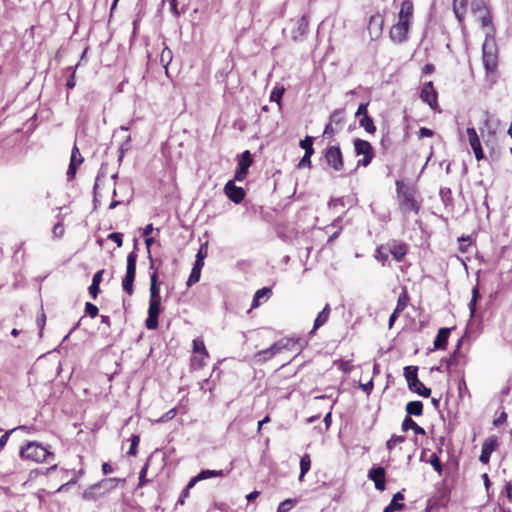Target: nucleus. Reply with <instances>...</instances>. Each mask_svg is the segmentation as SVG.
<instances>
[{
  "label": "nucleus",
  "instance_id": "1",
  "mask_svg": "<svg viewBox=\"0 0 512 512\" xmlns=\"http://www.w3.org/2000/svg\"><path fill=\"white\" fill-rule=\"evenodd\" d=\"M396 199L398 210L404 218L418 216L423 205V198L418 189L403 180H396Z\"/></svg>",
  "mask_w": 512,
  "mask_h": 512
},
{
  "label": "nucleus",
  "instance_id": "2",
  "mask_svg": "<svg viewBox=\"0 0 512 512\" xmlns=\"http://www.w3.org/2000/svg\"><path fill=\"white\" fill-rule=\"evenodd\" d=\"M413 14V2L411 0H404L400 6L398 21L389 30V37L392 42L401 44L408 40Z\"/></svg>",
  "mask_w": 512,
  "mask_h": 512
},
{
  "label": "nucleus",
  "instance_id": "3",
  "mask_svg": "<svg viewBox=\"0 0 512 512\" xmlns=\"http://www.w3.org/2000/svg\"><path fill=\"white\" fill-rule=\"evenodd\" d=\"M498 60L499 52L495 37L488 33L482 45V62L487 74L497 71Z\"/></svg>",
  "mask_w": 512,
  "mask_h": 512
},
{
  "label": "nucleus",
  "instance_id": "4",
  "mask_svg": "<svg viewBox=\"0 0 512 512\" xmlns=\"http://www.w3.org/2000/svg\"><path fill=\"white\" fill-rule=\"evenodd\" d=\"M19 456L24 460L37 463L48 462V458H54V454L36 441L26 443L20 448Z\"/></svg>",
  "mask_w": 512,
  "mask_h": 512
},
{
  "label": "nucleus",
  "instance_id": "5",
  "mask_svg": "<svg viewBox=\"0 0 512 512\" xmlns=\"http://www.w3.org/2000/svg\"><path fill=\"white\" fill-rule=\"evenodd\" d=\"M137 259L138 254L135 249L127 255L126 273L121 282L123 291L129 296L134 293Z\"/></svg>",
  "mask_w": 512,
  "mask_h": 512
},
{
  "label": "nucleus",
  "instance_id": "6",
  "mask_svg": "<svg viewBox=\"0 0 512 512\" xmlns=\"http://www.w3.org/2000/svg\"><path fill=\"white\" fill-rule=\"evenodd\" d=\"M354 151L357 156L363 155V158L358 160L357 166L367 167L374 158V149L371 143L367 140L356 138L353 141Z\"/></svg>",
  "mask_w": 512,
  "mask_h": 512
},
{
  "label": "nucleus",
  "instance_id": "7",
  "mask_svg": "<svg viewBox=\"0 0 512 512\" xmlns=\"http://www.w3.org/2000/svg\"><path fill=\"white\" fill-rule=\"evenodd\" d=\"M346 123V116L344 109L334 110L329 118V123L324 129V135L333 137L335 134L343 130Z\"/></svg>",
  "mask_w": 512,
  "mask_h": 512
},
{
  "label": "nucleus",
  "instance_id": "8",
  "mask_svg": "<svg viewBox=\"0 0 512 512\" xmlns=\"http://www.w3.org/2000/svg\"><path fill=\"white\" fill-rule=\"evenodd\" d=\"M384 244L395 261L402 262L405 260L409 252V246L406 242L399 239H390Z\"/></svg>",
  "mask_w": 512,
  "mask_h": 512
},
{
  "label": "nucleus",
  "instance_id": "9",
  "mask_svg": "<svg viewBox=\"0 0 512 512\" xmlns=\"http://www.w3.org/2000/svg\"><path fill=\"white\" fill-rule=\"evenodd\" d=\"M325 160L329 167L335 171H340L344 167L343 154L338 145L329 146L325 150Z\"/></svg>",
  "mask_w": 512,
  "mask_h": 512
},
{
  "label": "nucleus",
  "instance_id": "10",
  "mask_svg": "<svg viewBox=\"0 0 512 512\" xmlns=\"http://www.w3.org/2000/svg\"><path fill=\"white\" fill-rule=\"evenodd\" d=\"M292 28L290 30V37L293 41H302L308 32L309 20L306 14H303L298 19L291 20Z\"/></svg>",
  "mask_w": 512,
  "mask_h": 512
},
{
  "label": "nucleus",
  "instance_id": "11",
  "mask_svg": "<svg viewBox=\"0 0 512 512\" xmlns=\"http://www.w3.org/2000/svg\"><path fill=\"white\" fill-rule=\"evenodd\" d=\"M385 16L383 12L377 11L370 16L367 30L371 40H377L383 32Z\"/></svg>",
  "mask_w": 512,
  "mask_h": 512
},
{
  "label": "nucleus",
  "instance_id": "12",
  "mask_svg": "<svg viewBox=\"0 0 512 512\" xmlns=\"http://www.w3.org/2000/svg\"><path fill=\"white\" fill-rule=\"evenodd\" d=\"M253 163V157L249 150H245L239 159L237 169L234 175V180L236 181H243L247 174L248 169Z\"/></svg>",
  "mask_w": 512,
  "mask_h": 512
},
{
  "label": "nucleus",
  "instance_id": "13",
  "mask_svg": "<svg viewBox=\"0 0 512 512\" xmlns=\"http://www.w3.org/2000/svg\"><path fill=\"white\" fill-rule=\"evenodd\" d=\"M161 312V300H149L148 317L145 321L146 328L155 330L159 326L158 318Z\"/></svg>",
  "mask_w": 512,
  "mask_h": 512
},
{
  "label": "nucleus",
  "instance_id": "14",
  "mask_svg": "<svg viewBox=\"0 0 512 512\" xmlns=\"http://www.w3.org/2000/svg\"><path fill=\"white\" fill-rule=\"evenodd\" d=\"M420 98L423 102L427 103L432 109L438 106V95L434 88L433 82L429 81L423 84Z\"/></svg>",
  "mask_w": 512,
  "mask_h": 512
},
{
  "label": "nucleus",
  "instance_id": "15",
  "mask_svg": "<svg viewBox=\"0 0 512 512\" xmlns=\"http://www.w3.org/2000/svg\"><path fill=\"white\" fill-rule=\"evenodd\" d=\"M499 446L498 438L495 435L486 438L482 444V450L479 457V461L483 464H488L490 461L491 454Z\"/></svg>",
  "mask_w": 512,
  "mask_h": 512
},
{
  "label": "nucleus",
  "instance_id": "16",
  "mask_svg": "<svg viewBox=\"0 0 512 512\" xmlns=\"http://www.w3.org/2000/svg\"><path fill=\"white\" fill-rule=\"evenodd\" d=\"M236 180H229L224 186L225 195L235 204L241 203L245 198V190L235 185Z\"/></svg>",
  "mask_w": 512,
  "mask_h": 512
},
{
  "label": "nucleus",
  "instance_id": "17",
  "mask_svg": "<svg viewBox=\"0 0 512 512\" xmlns=\"http://www.w3.org/2000/svg\"><path fill=\"white\" fill-rule=\"evenodd\" d=\"M111 481H112V479L102 480L96 484L89 486L83 492V499H85L87 501L97 500L99 497L103 496L108 491V489L102 490V488H103V486H105L106 484H108Z\"/></svg>",
  "mask_w": 512,
  "mask_h": 512
},
{
  "label": "nucleus",
  "instance_id": "18",
  "mask_svg": "<svg viewBox=\"0 0 512 512\" xmlns=\"http://www.w3.org/2000/svg\"><path fill=\"white\" fill-rule=\"evenodd\" d=\"M466 134L468 137L469 144L474 152L475 158L477 161H481L484 159V153L481 146L480 139L478 137V134L473 127H469L466 129Z\"/></svg>",
  "mask_w": 512,
  "mask_h": 512
},
{
  "label": "nucleus",
  "instance_id": "19",
  "mask_svg": "<svg viewBox=\"0 0 512 512\" xmlns=\"http://www.w3.org/2000/svg\"><path fill=\"white\" fill-rule=\"evenodd\" d=\"M368 478L374 482L375 488L379 491L385 489L386 471L383 467H373L368 472Z\"/></svg>",
  "mask_w": 512,
  "mask_h": 512
},
{
  "label": "nucleus",
  "instance_id": "20",
  "mask_svg": "<svg viewBox=\"0 0 512 512\" xmlns=\"http://www.w3.org/2000/svg\"><path fill=\"white\" fill-rule=\"evenodd\" d=\"M451 333L450 328H440L434 340V349L436 350H445L448 345L449 336Z\"/></svg>",
  "mask_w": 512,
  "mask_h": 512
},
{
  "label": "nucleus",
  "instance_id": "21",
  "mask_svg": "<svg viewBox=\"0 0 512 512\" xmlns=\"http://www.w3.org/2000/svg\"><path fill=\"white\" fill-rule=\"evenodd\" d=\"M223 470H202L198 475L190 479V487H194L197 482L213 477H223Z\"/></svg>",
  "mask_w": 512,
  "mask_h": 512
},
{
  "label": "nucleus",
  "instance_id": "22",
  "mask_svg": "<svg viewBox=\"0 0 512 512\" xmlns=\"http://www.w3.org/2000/svg\"><path fill=\"white\" fill-rule=\"evenodd\" d=\"M272 295V290L269 287H263L256 291L253 297L251 308H257L263 302H266Z\"/></svg>",
  "mask_w": 512,
  "mask_h": 512
},
{
  "label": "nucleus",
  "instance_id": "23",
  "mask_svg": "<svg viewBox=\"0 0 512 512\" xmlns=\"http://www.w3.org/2000/svg\"><path fill=\"white\" fill-rule=\"evenodd\" d=\"M149 300H161L160 286L158 284V269L154 268L150 275V297Z\"/></svg>",
  "mask_w": 512,
  "mask_h": 512
},
{
  "label": "nucleus",
  "instance_id": "24",
  "mask_svg": "<svg viewBox=\"0 0 512 512\" xmlns=\"http://www.w3.org/2000/svg\"><path fill=\"white\" fill-rule=\"evenodd\" d=\"M282 351H295L300 345L301 339L298 337H283L278 340Z\"/></svg>",
  "mask_w": 512,
  "mask_h": 512
},
{
  "label": "nucleus",
  "instance_id": "25",
  "mask_svg": "<svg viewBox=\"0 0 512 512\" xmlns=\"http://www.w3.org/2000/svg\"><path fill=\"white\" fill-rule=\"evenodd\" d=\"M401 429L406 432L413 430L415 434L425 435V429L419 426L410 416H406L402 422Z\"/></svg>",
  "mask_w": 512,
  "mask_h": 512
},
{
  "label": "nucleus",
  "instance_id": "26",
  "mask_svg": "<svg viewBox=\"0 0 512 512\" xmlns=\"http://www.w3.org/2000/svg\"><path fill=\"white\" fill-rule=\"evenodd\" d=\"M409 303L410 295L407 288L403 287L397 299V304L395 307L396 312L402 313L408 307Z\"/></svg>",
  "mask_w": 512,
  "mask_h": 512
},
{
  "label": "nucleus",
  "instance_id": "27",
  "mask_svg": "<svg viewBox=\"0 0 512 512\" xmlns=\"http://www.w3.org/2000/svg\"><path fill=\"white\" fill-rule=\"evenodd\" d=\"M330 312H331L330 305L326 304L325 307L322 309V311L319 312V314L317 315V317L314 321V326H313V330L311 331V333L314 332L315 330H317L318 328H320L321 326H323L328 321V319L330 317Z\"/></svg>",
  "mask_w": 512,
  "mask_h": 512
},
{
  "label": "nucleus",
  "instance_id": "28",
  "mask_svg": "<svg viewBox=\"0 0 512 512\" xmlns=\"http://www.w3.org/2000/svg\"><path fill=\"white\" fill-rule=\"evenodd\" d=\"M467 8V0H453V11L460 23H463Z\"/></svg>",
  "mask_w": 512,
  "mask_h": 512
},
{
  "label": "nucleus",
  "instance_id": "29",
  "mask_svg": "<svg viewBox=\"0 0 512 512\" xmlns=\"http://www.w3.org/2000/svg\"><path fill=\"white\" fill-rule=\"evenodd\" d=\"M403 499L404 495L401 492H397L394 494L389 505L384 509L383 512H394L402 510L404 508V504L400 503L399 501H402Z\"/></svg>",
  "mask_w": 512,
  "mask_h": 512
},
{
  "label": "nucleus",
  "instance_id": "30",
  "mask_svg": "<svg viewBox=\"0 0 512 512\" xmlns=\"http://www.w3.org/2000/svg\"><path fill=\"white\" fill-rule=\"evenodd\" d=\"M407 416H421L423 414V403L421 401H410L406 404Z\"/></svg>",
  "mask_w": 512,
  "mask_h": 512
},
{
  "label": "nucleus",
  "instance_id": "31",
  "mask_svg": "<svg viewBox=\"0 0 512 512\" xmlns=\"http://www.w3.org/2000/svg\"><path fill=\"white\" fill-rule=\"evenodd\" d=\"M389 256V251H387L384 243L376 248L374 257L381 263L382 266H386L389 260Z\"/></svg>",
  "mask_w": 512,
  "mask_h": 512
},
{
  "label": "nucleus",
  "instance_id": "32",
  "mask_svg": "<svg viewBox=\"0 0 512 512\" xmlns=\"http://www.w3.org/2000/svg\"><path fill=\"white\" fill-rule=\"evenodd\" d=\"M408 387L411 391L425 398L429 397L431 394V389L425 387V385L419 379H417L416 383H412Z\"/></svg>",
  "mask_w": 512,
  "mask_h": 512
},
{
  "label": "nucleus",
  "instance_id": "33",
  "mask_svg": "<svg viewBox=\"0 0 512 512\" xmlns=\"http://www.w3.org/2000/svg\"><path fill=\"white\" fill-rule=\"evenodd\" d=\"M209 356H204L201 354H193L190 358V368L192 370H199L206 365V360Z\"/></svg>",
  "mask_w": 512,
  "mask_h": 512
},
{
  "label": "nucleus",
  "instance_id": "34",
  "mask_svg": "<svg viewBox=\"0 0 512 512\" xmlns=\"http://www.w3.org/2000/svg\"><path fill=\"white\" fill-rule=\"evenodd\" d=\"M311 468V457L308 453H305L300 459V475L299 481H302L304 476L309 472Z\"/></svg>",
  "mask_w": 512,
  "mask_h": 512
},
{
  "label": "nucleus",
  "instance_id": "35",
  "mask_svg": "<svg viewBox=\"0 0 512 512\" xmlns=\"http://www.w3.org/2000/svg\"><path fill=\"white\" fill-rule=\"evenodd\" d=\"M359 124L367 133L374 134L376 132L374 121L369 115L361 117Z\"/></svg>",
  "mask_w": 512,
  "mask_h": 512
},
{
  "label": "nucleus",
  "instance_id": "36",
  "mask_svg": "<svg viewBox=\"0 0 512 512\" xmlns=\"http://www.w3.org/2000/svg\"><path fill=\"white\" fill-rule=\"evenodd\" d=\"M404 377L408 383V386L412 383H416L418 379V367L417 366H406L404 368Z\"/></svg>",
  "mask_w": 512,
  "mask_h": 512
},
{
  "label": "nucleus",
  "instance_id": "37",
  "mask_svg": "<svg viewBox=\"0 0 512 512\" xmlns=\"http://www.w3.org/2000/svg\"><path fill=\"white\" fill-rule=\"evenodd\" d=\"M193 354L210 356L202 338H196L193 340Z\"/></svg>",
  "mask_w": 512,
  "mask_h": 512
},
{
  "label": "nucleus",
  "instance_id": "38",
  "mask_svg": "<svg viewBox=\"0 0 512 512\" xmlns=\"http://www.w3.org/2000/svg\"><path fill=\"white\" fill-rule=\"evenodd\" d=\"M285 92V88L283 86H275L270 94V101L277 102L279 106H281V99Z\"/></svg>",
  "mask_w": 512,
  "mask_h": 512
},
{
  "label": "nucleus",
  "instance_id": "39",
  "mask_svg": "<svg viewBox=\"0 0 512 512\" xmlns=\"http://www.w3.org/2000/svg\"><path fill=\"white\" fill-rule=\"evenodd\" d=\"M84 161L78 146L75 144L71 151L70 164L80 166Z\"/></svg>",
  "mask_w": 512,
  "mask_h": 512
},
{
  "label": "nucleus",
  "instance_id": "40",
  "mask_svg": "<svg viewBox=\"0 0 512 512\" xmlns=\"http://www.w3.org/2000/svg\"><path fill=\"white\" fill-rule=\"evenodd\" d=\"M488 10L485 3L482 0H474L471 3V11L474 15L479 16L481 13Z\"/></svg>",
  "mask_w": 512,
  "mask_h": 512
},
{
  "label": "nucleus",
  "instance_id": "41",
  "mask_svg": "<svg viewBox=\"0 0 512 512\" xmlns=\"http://www.w3.org/2000/svg\"><path fill=\"white\" fill-rule=\"evenodd\" d=\"M275 355L272 354L270 347L264 350H261L255 354V359L257 362H266L273 358Z\"/></svg>",
  "mask_w": 512,
  "mask_h": 512
},
{
  "label": "nucleus",
  "instance_id": "42",
  "mask_svg": "<svg viewBox=\"0 0 512 512\" xmlns=\"http://www.w3.org/2000/svg\"><path fill=\"white\" fill-rule=\"evenodd\" d=\"M300 147L305 150L306 154H314L313 137L306 136L304 139H302L300 141Z\"/></svg>",
  "mask_w": 512,
  "mask_h": 512
},
{
  "label": "nucleus",
  "instance_id": "43",
  "mask_svg": "<svg viewBox=\"0 0 512 512\" xmlns=\"http://www.w3.org/2000/svg\"><path fill=\"white\" fill-rule=\"evenodd\" d=\"M171 60H172V51L166 47L162 50V53L160 56V61H161L162 65L164 66L166 72L168 71V65L170 64Z\"/></svg>",
  "mask_w": 512,
  "mask_h": 512
},
{
  "label": "nucleus",
  "instance_id": "44",
  "mask_svg": "<svg viewBox=\"0 0 512 512\" xmlns=\"http://www.w3.org/2000/svg\"><path fill=\"white\" fill-rule=\"evenodd\" d=\"M459 241V251L461 253H467L472 244L471 236H462L458 239Z\"/></svg>",
  "mask_w": 512,
  "mask_h": 512
},
{
  "label": "nucleus",
  "instance_id": "45",
  "mask_svg": "<svg viewBox=\"0 0 512 512\" xmlns=\"http://www.w3.org/2000/svg\"><path fill=\"white\" fill-rule=\"evenodd\" d=\"M405 440L406 437L404 435H392L386 442V447L391 451L397 444L403 443Z\"/></svg>",
  "mask_w": 512,
  "mask_h": 512
},
{
  "label": "nucleus",
  "instance_id": "46",
  "mask_svg": "<svg viewBox=\"0 0 512 512\" xmlns=\"http://www.w3.org/2000/svg\"><path fill=\"white\" fill-rule=\"evenodd\" d=\"M201 271L202 270H200V269L192 268L191 273H190V275L188 277V280L186 282V285L188 287H191L192 285L196 284L200 280Z\"/></svg>",
  "mask_w": 512,
  "mask_h": 512
},
{
  "label": "nucleus",
  "instance_id": "47",
  "mask_svg": "<svg viewBox=\"0 0 512 512\" xmlns=\"http://www.w3.org/2000/svg\"><path fill=\"white\" fill-rule=\"evenodd\" d=\"M429 463L432 465V467L434 468V470L436 472H438V474H441L442 471H443V466L441 464V461H440V458L439 456L437 455V453H433L431 454L430 458H429Z\"/></svg>",
  "mask_w": 512,
  "mask_h": 512
},
{
  "label": "nucleus",
  "instance_id": "48",
  "mask_svg": "<svg viewBox=\"0 0 512 512\" xmlns=\"http://www.w3.org/2000/svg\"><path fill=\"white\" fill-rule=\"evenodd\" d=\"M131 445L128 450V455L135 456L137 454V447L140 443V436L139 435H132L131 436Z\"/></svg>",
  "mask_w": 512,
  "mask_h": 512
},
{
  "label": "nucleus",
  "instance_id": "49",
  "mask_svg": "<svg viewBox=\"0 0 512 512\" xmlns=\"http://www.w3.org/2000/svg\"><path fill=\"white\" fill-rule=\"evenodd\" d=\"M477 17L480 20L482 27H488L492 25V17L489 10H486Z\"/></svg>",
  "mask_w": 512,
  "mask_h": 512
},
{
  "label": "nucleus",
  "instance_id": "50",
  "mask_svg": "<svg viewBox=\"0 0 512 512\" xmlns=\"http://www.w3.org/2000/svg\"><path fill=\"white\" fill-rule=\"evenodd\" d=\"M98 312H99V309L95 304H93L91 302H87L85 304V313L88 316H90L91 318H95L98 315Z\"/></svg>",
  "mask_w": 512,
  "mask_h": 512
},
{
  "label": "nucleus",
  "instance_id": "51",
  "mask_svg": "<svg viewBox=\"0 0 512 512\" xmlns=\"http://www.w3.org/2000/svg\"><path fill=\"white\" fill-rule=\"evenodd\" d=\"M76 69V66L75 67H68L67 70L70 71V75L66 81V86L68 89H73L76 85V81H75V71Z\"/></svg>",
  "mask_w": 512,
  "mask_h": 512
},
{
  "label": "nucleus",
  "instance_id": "52",
  "mask_svg": "<svg viewBox=\"0 0 512 512\" xmlns=\"http://www.w3.org/2000/svg\"><path fill=\"white\" fill-rule=\"evenodd\" d=\"M472 299L469 303V308H470V311H471V315H473L475 313V309H476V302H477V299L479 298V290L477 287H474L473 288V291H472Z\"/></svg>",
  "mask_w": 512,
  "mask_h": 512
},
{
  "label": "nucleus",
  "instance_id": "53",
  "mask_svg": "<svg viewBox=\"0 0 512 512\" xmlns=\"http://www.w3.org/2000/svg\"><path fill=\"white\" fill-rule=\"evenodd\" d=\"M147 471H148V463H146L140 473H139V483H138V487H143L147 482L148 480L146 479V475H147Z\"/></svg>",
  "mask_w": 512,
  "mask_h": 512
},
{
  "label": "nucleus",
  "instance_id": "54",
  "mask_svg": "<svg viewBox=\"0 0 512 512\" xmlns=\"http://www.w3.org/2000/svg\"><path fill=\"white\" fill-rule=\"evenodd\" d=\"M193 487H190V481L188 482L187 486L185 487V489L181 492V495L177 501V505H184L185 504V500L186 498L189 497L190 495V489H192Z\"/></svg>",
  "mask_w": 512,
  "mask_h": 512
},
{
  "label": "nucleus",
  "instance_id": "55",
  "mask_svg": "<svg viewBox=\"0 0 512 512\" xmlns=\"http://www.w3.org/2000/svg\"><path fill=\"white\" fill-rule=\"evenodd\" d=\"M108 239L112 240L117 244L118 247H121L123 244V234L119 232H113L108 235Z\"/></svg>",
  "mask_w": 512,
  "mask_h": 512
},
{
  "label": "nucleus",
  "instance_id": "56",
  "mask_svg": "<svg viewBox=\"0 0 512 512\" xmlns=\"http://www.w3.org/2000/svg\"><path fill=\"white\" fill-rule=\"evenodd\" d=\"M208 255V243H204L200 246L196 258L204 260Z\"/></svg>",
  "mask_w": 512,
  "mask_h": 512
},
{
  "label": "nucleus",
  "instance_id": "57",
  "mask_svg": "<svg viewBox=\"0 0 512 512\" xmlns=\"http://www.w3.org/2000/svg\"><path fill=\"white\" fill-rule=\"evenodd\" d=\"M167 2L169 4V9H170L171 13L175 17H179L181 13L178 10V1L177 0H167Z\"/></svg>",
  "mask_w": 512,
  "mask_h": 512
},
{
  "label": "nucleus",
  "instance_id": "58",
  "mask_svg": "<svg viewBox=\"0 0 512 512\" xmlns=\"http://www.w3.org/2000/svg\"><path fill=\"white\" fill-rule=\"evenodd\" d=\"M313 154H306L304 153V156L302 157V159L300 160L299 164H298V167L299 168H303V167H308L310 168L311 167V156Z\"/></svg>",
  "mask_w": 512,
  "mask_h": 512
},
{
  "label": "nucleus",
  "instance_id": "59",
  "mask_svg": "<svg viewBox=\"0 0 512 512\" xmlns=\"http://www.w3.org/2000/svg\"><path fill=\"white\" fill-rule=\"evenodd\" d=\"M88 292L93 299H96L100 293V285L91 283Z\"/></svg>",
  "mask_w": 512,
  "mask_h": 512
},
{
  "label": "nucleus",
  "instance_id": "60",
  "mask_svg": "<svg viewBox=\"0 0 512 512\" xmlns=\"http://www.w3.org/2000/svg\"><path fill=\"white\" fill-rule=\"evenodd\" d=\"M433 135H434V131L429 128H426V127H421L418 131L419 139L424 138V137H432Z\"/></svg>",
  "mask_w": 512,
  "mask_h": 512
},
{
  "label": "nucleus",
  "instance_id": "61",
  "mask_svg": "<svg viewBox=\"0 0 512 512\" xmlns=\"http://www.w3.org/2000/svg\"><path fill=\"white\" fill-rule=\"evenodd\" d=\"M78 167L79 166H77L75 164H70L69 163V167H68V170H67V179L69 181H71V180H73L75 178Z\"/></svg>",
  "mask_w": 512,
  "mask_h": 512
},
{
  "label": "nucleus",
  "instance_id": "62",
  "mask_svg": "<svg viewBox=\"0 0 512 512\" xmlns=\"http://www.w3.org/2000/svg\"><path fill=\"white\" fill-rule=\"evenodd\" d=\"M293 504V501L291 499H287L280 503L278 507V512H287Z\"/></svg>",
  "mask_w": 512,
  "mask_h": 512
},
{
  "label": "nucleus",
  "instance_id": "63",
  "mask_svg": "<svg viewBox=\"0 0 512 512\" xmlns=\"http://www.w3.org/2000/svg\"><path fill=\"white\" fill-rule=\"evenodd\" d=\"M506 421H507V413L503 411L496 419H494L493 425L496 427H499L502 424H504Z\"/></svg>",
  "mask_w": 512,
  "mask_h": 512
},
{
  "label": "nucleus",
  "instance_id": "64",
  "mask_svg": "<svg viewBox=\"0 0 512 512\" xmlns=\"http://www.w3.org/2000/svg\"><path fill=\"white\" fill-rule=\"evenodd\" d=\"M505 492H506V496H507L508 501L510 503H512V482L511 481L506 482V484H505Z\"/></svg>",
  "mask_w": 512,
  "mask_h": 512
}]
</instances>
